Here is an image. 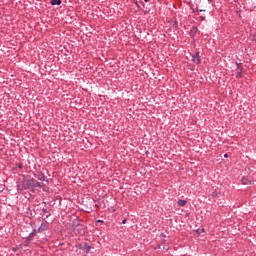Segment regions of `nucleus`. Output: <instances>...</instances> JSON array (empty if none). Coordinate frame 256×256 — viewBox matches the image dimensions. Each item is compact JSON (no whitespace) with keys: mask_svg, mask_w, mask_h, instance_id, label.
Segmentation results:
<instances>
[{"mask_svg":"<svg viewBox=\"0 0 256 256\" xmlns=\"http://www.w3.org/2000/svg\"><path fill=\"white\" fill-rule=\"evenodd\" d=\"M37 183V180L31 178L28 180H24L22 184L18 185V189H21L22 191H25L27 189H31V187H35V184Z\"/></svg>","mask_w":256,"mask_h":256,"instance_id":"1","label":"nucleus"},{"mask_svg":"<svg viewBox=\"0 0 256 256\" xmlns=\"http://www.w3.org/2000/svg\"><path fill=\"white\" fill-rule=\"evenodd\" d=\"M48 229H49V222H47V220H44L37 231L38 233H43V231H47Z\"/></svg>","mask_w":256,"mask_h":256,"instance_id":"2","label":"nucleus"},{"mask_svg":"<svg viewBox=\"0 0 256 256\" xmlns=\"http://www.w3.org/2000/svg\"><path fill=\"white\" fill-rule=\"evenodd\" d=\"M192 61L194 63H197V65H199V63H201V58L199 57V52L192 55Z\"/></svg>","mask_w":256,"mask_h":256,"instance_id":"3","label":"nucleus"},{"mask_svg":"<svg viewBox=\"0 0 256 256\" xmlns=\"http://www.w3.org/2000/svg\"><path fill=\"white\" fill-rule=\"evenodd\" d=\"M36 231H37V230L34 228V229H33V232H31V233L28 235V237L26 238L27 243L31 242V239H33V237H35Z\"/></svg>","mask_w":256,"mask_h":256,"instance_id":"4","label":"nucleus"},{"mask_svg":"<svg viewBox=\"0 0 256 256\" xmlns=\"http://www.w3.org/2000/svg\"><path fill=\"white\" fill-rule=\"evenodd\" d=\"M42 213L43 215H46V219H49V217H51V212L47 209H42Z\"/></svg>","mask_w":256,"mask_h":256,"instance_id":"5","label":"nucleus"},{"mask_svg":"<svg viewBox=\"0 0 256 256\" xmlns=\"http://www.w3.org/2000/svg\"><path fill=\"white\" fill-rule=\"evenodd\" d=\"M239 71L237 72V77H242L243 75V68L241 67V65H237Z\"/></svg>","mask_w":256,"mask_h":256,"instance_id":"6","label":"nucleus"},{"mask_svg":"<svg viewBox=\"0 0 256 256\" xmlns=\"http://www.w3.org/2000/svg\"><path fill=\"white\" fill-rule=\"evenodd\" d=\"M37 179L39 181H45V179H47V177H45V174L40 173V174H38Z\"/></svg>","mask_w":256,"mask_h":256,"instance_id":"7","label":"nucleus"},{"mask_svg":"<svg viewBox=\"0 0 256 256\" xmlns=\"http://www.w3.org/2000/svg\"><path fill=\"white\" fill-rule=\"evenodd\" d=\"M242 185H251V180L248 178H242Z\"/></svg>","mask_w":256,"mask_h":256,"instance_id":"8","label":"nucleus"},{"mask_svg":"<svg viewBox=\"0 0 256 256\" xmlns=\"http://www.w3.org/2000/svg\"><path fill=\"white\" fill-rule=\"evenodd\" d=\"M178 205H179V207H185L187 205V201L186 200H178Z\"/></svg>","mask_w":256,"mask_h":256,"instance_id":"9","label":"nucleus"},{"mask_svg":"<svg viewBox=\"0 0 256 256\" xmlns=\"http://www.w3.org/2000/svg\"><path fill=\"white\" fill-rule=\"evenodd\" d=\"M51 5H61V0H51Z\"/></svg>","mask_w":256,"mask_h":256,"instance_id":"10","label":"nucleus"},{"mask_svg":"<svg viewBox=\"0 0 256 256\" xmlns=\"http://www.w3.org/2000/svg\"><path fill=\"white\" fill-rule=\"evenodd\" d=\"M84 249H86V253H89V251H91V246L85 244Z\"/></svg>","mask_w":256,"mask_h":256,"instance_id":"11","label":"nucleus"},{"mask_svg":"<svg viewBox=\"0 0 256 256\" xmlns=\"http://www.w3.org/2000/svg\"><path fill=\"white\" fill-rule=\"evenodd\" d=\"M35 187H42L41 182L36 181V183H35Z\"/></svg>","mask_w":256,"mask_h":256,"instance_id":"12","label":"nucleus"},{"mask_svg":"<svg viewBox=\"0 0 256 256\" xmlns=\"http://www.w3.org/2000/svg\"><path fill=\"white\" fill-rule=\"evenodd\" d=\"M191 33H197V27H193V28L191 29Z\"/></svg>","mask_w":256,"mask_h":256,"instance_id":"13","label":"nucleus"},{"mask_svg":"<svg viewBox=\"0 0 256 256\" xmlns=\"http://www.w3.org/2000/svg\"><path fill=\"white\" fill-rule=\"evenodd\" d=\"M125 223H127V219H124V220L122 221V225H125Z\"/></svg>","mask_w":256,"mask_h":256,"instance_id":"14","label":"nucleus"},{"mask_svg":"<svg viewBox=\"0 0 256 256\" xmlns=\"http://www.w3.org/2000/svg\"><path fill=\"white\" fill-rule=\"evenodd\" d=\"M201 21H205V17L201 16L200 17Z\"/></svg>","mask_w":256,"mask_h":256,"instance_id":"15","label":"nucleus"},{"mask_svg":"<svg viewBox=\"0 0 256 256\" xmlns=\"http://www.w3.org/2000/svg\"><path fill=\"white\" fill-rule=\"evenodd\" d=\"M224 157L227 159V157H229V154H225Z\"/></svg>","mask_w":256,"mask_h":256,"instance_id":"16","label":"nucleus"},{"mask_svg":"<svg viewBox=\"0 0 256 256\" xmlns=\"http://www.w3.org/2000/svg\"><path fill=\"white\" fill-rule=\"evenodd\" d=\"M144 1H145V3H149L150 0H144Z\"/></svg>","mask_w":256,"mask_h":256,"instance_id":"17","label":"nucleus"},{"mask_svg":"<svg viewBox=\"0 0 256 256\" xmlns=\"http://www.w3.org/2000/svg\"><path fill=\"white\" fill-rule=\"evenodd\" d=\"M205 10H199L200 13H203Z\"/></svg>","mask_w":256,"mask_h":256,"instance_id":"18","label":"nucleus"},{"mask_svg":"<svg viewBox=\"0 0 256 256\" xmlns=\"http://www.w3.org/2000/svg\"><path fill=\"white\" fill-rule=\"evenodd\" d=\"M98 222H99V223H103V221H101V220H99Z\"/></svg>","mask_w":256,"mask_h":256,"instance_id":"19","label":"nucleus"},{"mask_svg":"<svg viewBox=\"0 0 256 256\" xmlns=\"http://www.w3.org/2000/svg\"><path fill=\"white\" fill-rule=\"evenodd\" d=\"M211 1H213V0H208L209 3H211Z\"/></svg>","mask_w":256,"mask_h":256,"instance_id":"20","label":"nucleus"},{"mask_svg":"<svg viewBox=\"0 0 256 256\" xmlns=\"http://www.w3.org/2000/svg\"><path fill=\"white\" fill-rule=\"evenodd\" d=\"M81 233H84V232H81Z\"/></svg>","mask_w":256,"mask_h":256,"instance_id":"21","label":"nucleus"}]
</instances>
